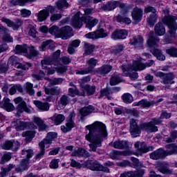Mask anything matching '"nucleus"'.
Segmentation results:
<instances>
[{
  "instance_id": "obj_36",
  "label": "nucleus",
  "mask_w": 177,
  "mask_h": 177,
  "mask_svg": "<svg viewBox=\"0 0 177 177\" xmlns=\"http://www.w3.org/2000/svg\"><path fill=\"white\" fill-rule=\"evenodd\" d=\"M40 151L39 153L35 156V160H39L40 158H43L45 155V147L46 145L44 144V142L39 143Z\"/></svg>"
},
{
  "instance_id": "obj_51",
  "label": "nucleus",
  "mask_w": 177,
  "mask_h": 177,
  "mask_svg": "<svg viewBox=\"0 0 177 177\" xmlns=\"http://www.w3.org/2000/svg\"><path fill=\"white\" fill-rule=\"evenodd\" d=\"M97 59H95V58H90L89 59L87 60L86 63L88 66V68L91 69V71H92V70H93V68H95V67H96V64H97Z\"/></svg>"
},
{
  "instance_id": "obj_46",
  "label": "nucleus",
  "mask_w": 177,
  "mask_h": 177,
  "mask_svg": "<svg viewBox=\"0 0 177 177\" xmlns=\"http://www.w3.org/2000/svg\"><path fill=\"white\" fill-rule=\"evenodd\" d=\"M23 136H26V139L27 142H31L34 136H35V131H28L23 133Z\"/></svg>"
},
{
  "instance_id": "obj_21",
  "label": "nucleus",
  "mask_w": 177,
  "mask_h": 177,
  "mask_svg": "<svg viewBox=\"0 0 177 177\" xmlns=\"http://www.w3.org/2000/svg\"><path fill=\"white\" fill-rule=\"evenodd\" d=\"M110 146L114 147V149H118L120 150H122V149L128 148L129 144L125 140H118L115 141L114 142H111Z\"/></svg>"
},
{
  "instance_id": "obj_19",
  "label": "nucleus",
  "mask_w": 177,
  "mask_h": 177,
  "mask_svg": "<svg viewBox=\"0 0 177 177\" xmlns=\"http://www.w3.org/2000/svg\"><path fill=\"white\" fill-rule=\"evenodd\" d=\"M57 138V133L55 132H50L47 133V136L45 139H44L41 143H43L46 147H49V145H52V142Z\"/></svg>"
},
{
  "instance_id": "obj_28",
  "label": "nucleus",
  "mask_w": 177,
  "mask_h": 177,
  "mask_svg": "<svg viewBox=\"0 0 177 177\" xmlns=\"http://www.w3.org/2000/svg\"><path fill=\"white\" fill-rule=\"evenodd\" d=\"M72 156L74 157H89V152L82 148H79L72 152Z\"/></svg>"
},
{
  "instance_id": "obj_52",
  "label": "nucleus",
  "mask_w": 177,
  "mask_h": 177,
  "mask_svg": "<svg viewBox=\"0 0 177 177\" xmlns=\"http://www.w3.org/2000/svg\"><path fill=\"white\" fill-rule=\"evenodd\" d=\"M120 82H121V77H120V75H114L111 78L110 85H117L118 84H120Z\"/></svg>"
},
{
  "instance_id": "obj_4",
  "label": "nucleus",
  "mask_w": 177,
  "mask_h": 177,
  "mask_svg": "<svg viewBox=\"0 0 177 177\" xmlns=\"http://www.w3.org/2000/svg\"><path fill=\"white\" fill-rule=\"evenodd\" d=\"M175 20H177V17L172 15L166 16L162 19V23L167 26L169 34L174 36L176 34L177 30V24Z\"/></svg>"
},
{
  "instance_id": "obj_3",
  "label": "nucleus",
  "mask_w": 177,
  "mask_h": 177,
  "mask_svg": "<svg viewBox=\"0 0 177 177\" xmlns=\"http://www.w3.org/2000/svg\"><path fill=\"white\" fill-rule=\"evenodd\" d=\"M158 42H160V39L157 37H154V32L151 31L147 39V44L149 46L150 52L152 53L153 56L157 57L158 60H161L162 62L165 60V57L161 53V50L157 49L158 46Z\"/></svg>"
},
{
  "instance_id": "obj_54",
  "label": "nucleus",
  "mask_w": 177,
  "mask_h": 177,
  "mask_svg": "<svg viewBox=\"0 0 177 177\" xmlns=\"http://www.w3.org/2000/svg\"><path fill=\"white\" fill-rule=\"evenodd\" d=\"M56 5L58 9H64V8H68V4L66 0H59Z\"/></svg>"
},
{
  "instance_id": "obj_15",
  "label": "nucleus",
  "mask_w": 177,
  "mask_h": 177,
  "mask_svg": "<svg viewBox=\"0 0 177 177\" xmlns=\"http://www.w3.org/2000/svg\"><path fill=\"white\" fill-rule=\"evenodd\" d=\"M127 37H128V31L125 29L115 30L111 35V39L114 41H118V39H125Z\"/></svg>"
},
{
  "instance_id": "obj_49",
  "label": "nucleus",
  "mask_w": 177,
  "mask_h": 177,
  "mask_svg": "<svg viewBox=\"0 0 177 177\" xmlns=\"http://www.w3.org/2000/svg\"><path fill=\"white\" fill-rule=\"evenodd\" d=\"M116 18L119 23H124V24H131V23H132V21L131 20V18H129V17H122L121 15H118L116 17Z\"/></svg>"
},
{
  "instance_id": "obj_29",
  "label": "nucleus",
  "mask_w": 177,
  "mask_h": 177,
  "mask_svg": "<svg viewBox=\"0 0 177 177\" xmlns=\"http://www.w3.org/2000/svg\"><path fill=\"white\" fill-rule=\"evenodd\" d=\"M155 34L161 37L165 35V28L161 22L158 23L154 28Z\"/></svg>"
},
{
  "instance_id": "obj_17",
  "label": "nucleus",
  "mask_w": 177,
  "mask_h": 177,
  "mask_svg": "<svg viewBox=\"0 0 177 177\" xmlns=\"http://www.w3.org/2000/svg\"><path fill=\"white\" fill-rule=\"evenodd\" d=\"M131 17L134 21L139 23L143 17V10L138 7L134 8L131 13Z\"/></svg>"
},
{
  "instance_id": "obj_64",
  "label": "nucleus",
  "mask_w": 177,
  "mask_h": 177,
  "mask_svg": "<svg viewBox=\"0 0 177 177\" xmlns=\"http://www.w3.org/2000/svg\"><path fill=\"white\" fill-rule=\"evenodd\" d=\"M176 138H177V131H174L171 132L169 138H166V142H167V143H171V142H174V140L176 139Z\"/></svg>"
},
{
  "instance_id": "obj_41",
  "label": "nucleus",
  "mask_w": 177,
  "mask_h": 177,
  "mask_svg": "<svg viewBox=\"0 0 177 177\" xmlns=\"http://www.w3.org/2000/svg\"><path fill=\"white\" fill-rule=\"evenodd\" d=\"M84 89H85L87 95L88 96H91V95H93L95 92H96V86H91L89 84H86L83 86Z\"/></svg>"
},
{
  "instance_id": "obj_45",
  "label": "nucleus",
  "mask_w": 177,
  "mask_h": 177,
  "mask_svg": "<svg viewBox=\"0 0 177 177\" xmlns=\"http://www.w3.org/2000/svg\"><path fill=\"white\" fill-rule=\"evenodd\" d=\"M122 99L124 103H126L127 104H131L132 103V102H133V97L132 96V95L128 93L123 94L122 96Z\"/></svg>"
},
{
  "instance_id": "obj_44",
  "label": "nucleus",
  "mask_w": 177,
  "mask_h": 177,
  "mask_svg": "<svg viewBox=\"0 0 177 177\" xmlns=\"http://www.w3.org/2000/svg\"><path fill=\"white\" fill-rule=\"evenodd\" d=\"M23 92V87L21 86V85L20 84H17V85H14L12 86L10 90H9V93L10 95H15V93H16V92Z\"/></svg>"
},
{
  "instance_id": "obj_39",
  "label": "nucleus",
  "mask_w": 177,
  "mask_h": 177,
  "mask_svg": "<svg viewBox=\"0 0 177 177\" xmlns=\"http://www.w3.org/2000/svg\"><path fill=\"white\" fill-rule=\"evenodd\" d=\"M68 95V96H71L72 97H75L77 95H78L79 96H82V95H84V93H80V91H78V89H77V87L73 86V88H69Z\"/></svg>"
},
{
  "instance_id": "obj_56",
  "label": "nucleus",
  "mask_w": 177,
  "mask_h": 177,
  "mask_svg": "<svg viewBox=\"0 0 177 177\" xmlns=\"http://www.w3.org/2000/svg\"><path fill=\"white\" fill-rule=\"evenodd\" d=\"M140 107H143L144 109L146 107H150V106H153L154 104V101L149 102L146 100H142L140 101Z\"/></svg>"
},
{
  "instance_id": "obj_30",
  "label": "nucleus",
  "mask_w": 177,
  "mask_h": 177,
  "mask_svg": "<svg viewBox=\"0 0 177 177\" xmlns=\"http://www.w3.org/2000/svg\"><path fill=\"white\" fill-rule=\"evenodd\" d=\"M50 120L53 121L55 125H60L64 120H66V117L62 114H55L53 117L50 118Z\"/></svg>"
},
{
  "instance_id": "obj_32",
  "label": "nucleus",
  "mask_w": 177,
  "mask_h": 177,
  "mask_svg": "<svg viewBox=\"0 0 177 177\" xmlns=\"http://www.w3.org/2000/svg\"><path fill=\"white\" fill-rule=\"evenodd\" d=\"M46 46H48L50 50H53V49H55V47L53 41L47 40L41 44V46H39V50L44 51L45 50V49H46Z\"/></svg>"
},
{
  "instance_id": "obj_53",
  "label": "nucleus",
  "mask_w": 177,
  "mask_h": 177,
  "mask_svg": "<svg viewBox=\"0 0 177 177\" xmlns=\"http://www.w3.org/2000/svg\"><path fill=\"white\" fill-rule=\"evenodd\" d=\"M166 53L169 55V56H172V57H177V48L175 47H171L166 50Z\"/></svg>"
},
{
  "instance_id": "obj_58",
  "label": "nucleus",
  "mask_w": 177,
  "mask_h": 177,
  "mask_svg": "<svg viewBox=\"0 0 177 177\" xmlns=\"http://www.w3.org/2000/svg\"><path fill=\"white\" fill-rule=\"evenodd\" d=\"M89 73H92V71L88 68L76 70V74H80V75H85L86 74H89Z\"/></svg>"
},
{
  "instance_id": "obj_24",
  "label": "nucleus",
  "mask_w": 177,
  "mask_h": 177,
  "mask_svg": "<svg viewBox=\"0 0 177 177\" xmlns=\"http://www.w3.org/2000/svg\"><path fill=\"white\" fill-rule=\"evenodd\" d=\"M2 107L6 111H13L15 110V106L13 104L10 103V100L8 97H4L2 102Z\"/></svg>"
},
{
  "instance_id": "obj_16",
  "label": "nucleus",
  "mask_w": 177,
  "mask_h": 177,
  "mask_svg": "<svg viewBox=\"0 0 177 177\" xmlns=\"http://www.w3.org/2000/svg\"><path fill=\"white\" fill-rule=\"evenodd\" d=\"M16 60H17L16 56L10 57L8 60V62L10 63H12V65L15 66L16 68H21V70H28V68H30V67H31L32 66L31 64L30 63H26L25 64L17 63L16 62Z\"/></svg>"
},
{
  "instance_id": "obj_2",
  "label": "nucleus",
  "mask_w": 177,
  "mask_h": 177,
  "mask_svg": "<svg viewBox=\"0 0 177 177\" xmlns=\"http://www.w3.org/2000/svg\"><path fill=\"white\" fill-rule=\"evenodd\" d=\"M81 16V12H78L75 14L72 19V26L75 27V28H80L82 27V22L86 24V27L89 29L92 30L97 23H99V20L97 19H93L91 16Z\"/></svg>"
},
{
  "instance_id": "obj_1",
  "label": "nucleus",
  "mask_w": 177,
  "mask_h": 177,
  "mask_svg": "<svg viewBox=\"0 0 177 177\" xmlns=\"http://www.w3.org/2000/svg\"><path fill=\"white\" fill-rule=\"evenodd\" d=\"M86 129L89 131L85 136L86 140L90 142V151H96L97 147L102 146L103 139L107 136V129L106 124L102 122H95L92 124L86 126Z\"/></svg>"
},
{
  "instance_id": "obj_8",
  "label": "nucleus",
  "mask_w": 177,
  "mask_h": 177,
  "mask_svg": "<svg viewBox=\"0 0 177 177\" xmlns=\"http://www.w3.org/2000/svg\"><path fill=\"white\" fill-rule=\"evenodd\" d=\"M144 12L145 13H150V12H151L152 15L147 18V21L150 27H153L154 24L157 22V19L158 18V16H157L156 13L157 10H156L153 7L148 6L145 8Z\"/></svg>"
},
{
  "instance_id": "obj_5",
  "label": "nucleus",
  "mask_w": 177,
  "mask_h": 177,
  "mask_svg": "<svg viewBox=\"0 0 177 177\" xmlns=\"http://www.w3.org/2000/svg\"><path fill=\"white\" fill-rule=\"evenodd\" d=\"M135 148L137 150L138 153H133L129 150L122 152V156H132V154H134L135 156H139V154L142 156V153H147L149 151V147L146 146V143L145 142H140L139 141H137L134 144Z\"/></svg>"
},
{
  "instance_id": "obj_47",
  "label": "nucleus",
  "mask_w": 177,
  "mask_h": 177,
  "mask_svg": "<svg viewBox=\"0 0 177 177\" xmlns=\"http://www.w3.org/2000/svg\"><path fill=\"white\" fill-rule=\"evenodd\" d=\"M111 93H113V91L109 88H104L100 91V97H103V96H106L107 99H109V100H111V97H110V95H111Z\"/></svg>"
},
{
  "instance_id": "obj_38",
  "label": "nucleus",
  "mask_w": 177,
  "mask_h": 177,
  "mask_svg": "<svg viewBox=\"0 0 177 177\" xmlns=\"http://www.w3.org/2000/svg\"><path fill=\"white\" fill-rule=\"evenodd\" d=\"M112 68L113 67H111V66L110 65H104L98 69V71L100 74H102V75H106V74H109V73L111 71Z\"/></svg>"
},
{
  "instance_id": "obj_12",
  "label": "nucleus",
  "mask_w": 177,
  "mask_h": 177,
  "mask_svg": "<svg viewBox=\"0 0 177 177\" xmlns=\"http://www.w3.org/2000/svg\"><path fill=\"white\" fill-rule=\"evenodd\" d=\"M143 42H145V39L140 35L133 36L130 38V45L134 46L136 49H142L143 48Z\"/></svg>"
},
{
  "instance_id": "obj_60",
  "label": "nucleus",
  "mask_w": 177,
  "mask_h": 177,
  "mask_svg": "<svg viewBox=\"0 0 177 177\" xmlns=\"http://www.w3.org/2000/svg\"><path fill=\"white\" fill-rule=\"evenodd\" d=\"M60 160L59 159H54L51 160L50 162L49 167L51 168V169H57L59 168V162Z\"/></svg>"
},
{
  "instance_id": "obj_42",
  "label": "nucleus",
  "mask_w": 177,
  "mask_h": 177,
  "mask_svg": "<svg viewBox=\"0 0 177 177\" xmlns=\"http://www.w3.org/2000/svg\"><path fill=\"white\" fill-rule=\"evenodd\" d=\"M32 88H34V84L30 83L29 82H26V90L30 96H34V95H35V91Z\"/></svg>"
},
{
  "instance_id": "obj_34",
  "label": "nucleus",
  "mask_w": 177,
  "mask_h": 177,
  "mask_svg": "<svg viewBox=\"0 0 177 177\" xmlns=\"http://www.w3.org/2000/svg\"><path fill=\"white\" fill-rule=\"evenodd\" d=\"M21 156L25 160H30L34 156V151L31 149L25 148L21 151Z\"/></svg>"
},
{
  "instance_id": "obj_22",
  "label": "nucleus",
  "mask_w": 177,
  "mask_h": 177,
  "mask_svg": "<svg viewBox=\"0 0 177 177\" xmlns=\"http://www.w3.org/2000/svg\"><path fill=\"white\" fill-rule=\"evenodd\" d=\"M161 157H166L165 151L162 149H159L150 153V158H151V160H159Z\"/></svg>"
},
{
  "instance_id": "obj_20",
  "label": "nucleus",
  "mask_w": 177,
  "mask_h": 177,
  "mask_svg": "<svg viewBox=\"0 0 177 177\" xmlns=\"http://www.w3.org/2000/svg\"><path fill=\"white\" fill-rule=\"evenodd\" d=\"M174 80L175 74H174V73H166L165 77L162 78L161 83L165 85H172V84H175Z\"/></svg>"
},
{
  "instance_id": "obj_6",
  "label": "nucleus",
  "mask_w": 177,
  "mask_h": 177,
  "mask_svg": "<svg viewBox=\"0 0 177 177\" xmlns=\"http://www.w3.org/2000/svg\"><path fill=\"white\" fill-rule=\"evenodd\" d=\"M162 122V120L158 118H153L151 122L147 123H142L141 124V128L145 129L148 133H151V132H157L158 131V127L156 125H160Z\"/></svg>"
},
{
  "instance_id": "obj_9",
  "label": "nucleus",
  "mask_w": 177,
  "mask_h": 177,
  "mask_svg": "<svg viewBox=\"0 0 177 177\" xmlns=\"http://www.w3.org/2000/svg\"><path fill=\"white\" fill-rule=\"evenodd\" d=\"M14 102L16 104H18V106L17 108V117H20V115L23 111H26V113H31V110L27 107V105H26V102H23V99L21 97H19L14 100Z\"/></svg>"
},
{
  "instance_id": "obj_35",
  "label": "nucleus",
  "mask_w": 177,
  "mask_h": 177,
  "mask_svg": "<svg viewBox=\"0 0 177 177\" xmlns=\"http://www.w3.org/2000/svg\"><path fill=\"white\" fill-rule=\"evenodd\" d=\"M95 110V108L92 106H88L87 107H84L80 110V114L82 117H86V115H88V114H91V113H93Z\"/></svg>"
},
{
  "instance_id": "obj_14",
  "label": "nucleus",
  "mask_w": 177,
  "mask_h": 177,
  "mask_svg": "<svg viewBox=\"0 0 177 177\" xmlns=\"http://www.w3.org/2000/svg\"><path fill=\"white\" fill-rule=\"evenodd\" d=\"M130 132L133 138H136L140 135V128H139L136 120H130Z\"/></svg>"
},
{
  "instance_id": "obj_26",
  "label": "nucleus",
  "mask_w": 177,
  "mask_h": 177,
  "mask_svg": "<svg viewBox=\"0 0 177 177\" xmlns=\"http://www.w3.org/2000/svg\"><path fill=\"white\" fill-rule=\"evenodd\" d=\"M33 103L40 110V111H48L49 110V104L47 102H42L39 100H34Z\"/></svg>"
},
{
  "instance_id": "obj_23",
  "label": "nucleus",
  "mask_w": 177,
  "mask_h": 177,
  "mask_svg": "<svg viewBox=\"0 0 177 177\" xmlns=\"http://www.w3.org/2000/svg\"><path fill=\"white\" fill-rule=\"evenodd\" d=\"M120 5L118 1H109L102 7L103 10L105 12H110L114 10L117 6Z\"/></svg>"
},
{
  "instance_id": "obj_33",
  "label": "nucleus",
  "mask_w": 177,
  "mask_h": 177,
  "mask_svg": "<svg viewBox=\"0 0 177 177\" xmlns=\"http://www.w3.org/2000/svg\"><path fill=\"white\" fill-rule=\"evenodd\" d=\"M41 63L43 70H46V68H48V66H52V64H54V66H57L56 62H54L53 59L50 57L44 58L41 61Z\"/></svg>"
},
{
  "instance_id": "obj_48",
  "label": "nucleus",
  "mask_w": 177,
  "mask_h": 177,
  "mask_svg": "<svg viewBox=\"0 0 177 177\" xmlns=\"http://www.w3.org/2000/svg\"><path fill=\"white\" fill-rule=\"evenodd\" d=\"M93 49H95V46L88 43L84 44L85 55H91L92 52H93Z\"/></svg>"
},
{
  "instance_id": "obj_50",
  "label": "nucleus",
  "mask_w": 177,
  "mask_h": 177,
  "mask_svg": "<svg viewBox=\"0 0 177 177\" xmlns=\"http://www.w3.org/2000/svg\"><path fill=\"white\" fill-rule=\"evenodd\" d=\"M13 168H15V165H13L12 164H10L7 168L1 167L0 177L6 176V174H8V172H10V171H12Z\"/></svg>"
},
{
  "instance_id": "obj_63",
  "label": "nucleus",
  "mask_w": 177,
  "mask_h": 177,
  "mask_svg": "<svg viewBox=\"0 0 177 177\" xmlns=\"http://www.w3.org/2000/svg\"><path fill=\"white\" fill-rule=\"evenodd\" d=\"M60 103L62 106H67L70 103V97L67 95H62L60 98Z\"/></svg>"
},
{
  "instance_id": "obj_55",
  "label": "nucleus",
  "mask_w": 177,
  "mask_h": 177,
  "mask_svg": "<svg viewBox=\"0 0 177 177\" xmlns=\"http://www.w3.org/2000/svg\"><path fill=\"white\" fill-rule=\"evenodd\" d=\"M95 32L97 39H99V38H106V37H107V32H106V30L103 28L96 30Z\"/></svg>"
},
{
  "instance_id": "obj_61",
  "label": "nucleus",
  "mask_w": 177,
  "mask_h": 177,
  "mask_svg": "<svg viewBox=\"0 0 177 177\" xmlns=\"http://www.w3.org/2000/svg\"><path fill=\"white\" fill-rule=\"evenodd\" d=\"M60 50H57L55 53L53 54V57L52 58L53 62L56 63V65L60 64V62H59V60H60Z\"/></svg>"
},
{
  "instance_id": "obj_37",
  "label": "nucleus",
  "mask_w": 177,
  "mask_h": 177,
  "mask_svg": "<svg viewBox=\"0 0 177 177\" xmlns=\"http://www.w3.org/2000/svg\"><path fill=\"white\" fill-rule=\"evenodd\" d=\"M27 49H28V47L26 46V44H24V45H19V44H17L15 46V52L17 54H19V53H27Z\"/></svg>"
},
{
  "instance_id": "obj_57",
  "label": "nucleus",
  "mask_w": 177,
  "mask_h": 177,
  "mask_svg": "<svg viewBox=\"0 0 177 177\" xmlns=\"http://www.w3.org/2000/svg\"><path fill=\"white\" fill-rule=\"evenodd\" d=\"M19 148L20 142H19V141L11 140V150H12V151H17Z\"/></svg>"
},
{
  "instance_id": "obj_7",
  "label": "nucleus",
  "mask_w": 177,
  "mask_h": 177,
  "mask_svg": "<svg viewBox=\"0 0 177 177\" xmlns=\"http://www.w3.org/2000/svg\"><path fill=\"white\" fill-rule=\"evenodd\" d=\"M28 125L30 129H37V125L34 124V123L23 122L19 119L14 120L11 123V126L15 128L16 131H24Z\"/></svg>"
},
{
  "instance_id": "obj_31",
  "label": "nucleus",
  "mask_w": 177,
  "mask_h": 177,
  "mask_svg": "<svg viewBox=\"0 0 177 177\" xmlns=\"http://www.w3.org/2000/svg\"><path fill=\"white\" fill-rule=\"evenodd\" d=\"M48 17H49V12L46 11V10H41L37 14V21H39V23L45 21Z\"/></svg>"
},
{
  "instance_id": "obj_62",
  "label": "nucleus",
  "mask_w": 177,
  "mask_h": 177,
  "mask_svg": "<svg viewBox=\"0 0 177 177\" xmlns=\"http://www.w3.org/2000/svg\"><path fill=\"white\" fill-rule=\"evenodd\" d=\"M49 32L51 34V35H59L60 34V30H59V28L57 26H53L50 28Z\"/></svg>"
},
{
  "instance_id": "obj_10",
  "label": "nucleus",
  "mask_w": 177,
  "mask_h": 177,
  "mask_svg": "<svg viewBox=\"0 0 177 177\" xmlns=\"http://www.w3.org/2000/svg\"><path fill=\"white\" fill-rule=\"evenodd\" d=\"M154 64V61L153 60H149L147 63L146 65H145L143 63H142V61L138 60V61H134L133 62L132 66H131L130 70H133L134 71H142V70H145L146 67H151Z\"/></svg>"
},
{
  "instance_id": "obj_13",
  "label": "nucleus",
  "mask_w": 177,
  "mask_h": 177,
  "mask_svg": "<svg viewBox=\"0 0 177 177\" xmlns=\"http://www.w3.org/2000/svg\"><path fill=\"white\" fill-rule=\"evenodd\" d=\"M1 21L3 23H6L7 24L8 27H11L12 30H18L21 27V24H23V21L20 19H17L15 21H12V20L3 17L1 19Z\"/></svg>"
},
{
  "instance_id": "obj_18",
  "label": "nucleus",
  "mask_w": 177,
  "mask_h": 177,
  "mask_svg": "<svg viewBox=\"0 0 177 177\" xmlns=\"http://www.w3.org/2000/svg\"><path fill=\"white\" fill-rule=\"evenodd\" d=\"M73 28L70 26H64L59 30V36L62 39H68L71 37Z\"/></svg>"
},
{
  "instance_id": "obj_25",
  "label": "nucleus",
  "mask_w": 177,
  "mask_h": 177,
  "mask_svg": "<svg viewBox=\"0 0 177 177\" xmlns=\"http://www.w3.org/2000/svg\"><path fill=\"white\" fill-rule=\"evenodd\" d=\"M167 150L165 151V156H172V154H177V146L175 144H169L166 145Z\"/></svg>"
},
{
  "instance_id": "obj_27",
  "label": "nucleus",
  "mask_w": 177,
  "mask_h": 177,
  "mask_svg": "<svg viewBox=\"0 0 177 177\" xmlns=\"http://www.w3.org/2000/svg\"><path fill=\"white\" fill-rule=\"evenodd\" d=\"M84 166L91 171H97L99 162L96 160H87L84 162Z\"/></svg>"
},
{
  "instance_id": "obj_43",
  "label": "nucleus",
  "mask_w": 177,
  "mask_h": 177,
  "mask_svg": "<svg viewBox=\"0 0 177 177\" xmlns=\"http://www.w3.org/2000/svg\"><path fill=\"white\" fill-rule=\"evenodd\" d=\"M158 171H159V172H161V174H164L166 175H169L172 174V170L169 169L168 167L164 165H161L160 166H159L158 167Z\"/></svg>"
},
{
  "instance_id": "obj_11",
  "label": "nucleus",
  "mask_w": 177,
  "mask_h": 177,
  "mask_svg": "<svg viewBox=\"0 0 177 177\" xmlns=\"http://www.w3.org/2000/svg\"><path fill=\"white\" fill-rule=\"evenodd\" d=\"M75 118V113L71 112L70 115H68L67 120H66V127L65 126H61V130L64 133L67 132H70L74 127H75V123L73 121V119Z\"/></svg>"
},
{
  "instance_id": "obj_40",
  "label": "nucleus",
  "mask_w": 177,
  "mask_h": 177,
  "mask_svg": "<svg viewBox=\"0 0 177 177\" xmlns=\"http://www.w3.org/2000/svg\"><path fill=\"white\" fill-rule=\"evenodd\" d=\"M27 167H28V160L24 159V160H22V162L20 164L19 167H17L15 169V171L17 172H21V171H26V169H27Z\"/></svg>"
},
{
  "instance_id": "obj_59",
  "label": "nucleus",
  "mask_w": 177,
  "mask_h": 177,
  "mask_svg": "<svg viewBox=\"0 0 177 177\" xmlns=\"http://www.w3.org/2000/svg\"><path fill=\"white\" fill-rule=\"evenodd\" d=\"M143 175H145V169L131 171V177H143Z\"/></svg>"
}]
</instances>
